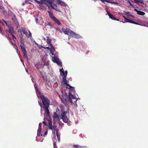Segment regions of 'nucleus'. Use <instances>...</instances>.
Wrapping results in <instances>:
<instances>
[{
    "label": "nucleus",
    "instance_id": "obj_1",
    "mask_svg": "<svg viewBox=\"0 0 148 148\" xmlns=\"http://www.w3.org/2000/svg\"><path fill=\"white\" fill-rule=\"evenodd\" d=\"M47 120L48 121V127L50 129H51L52 132L53 134V136L55 138L56 137V133L58 134V129L57 128V126L53 124V125L52 124V121L51 119H47Z\"/></svg>",
    "mask_w": 148,
    "mask_h": 148
},
{
    "label": "nucleus",
    "instance_id": "obj_2",
    "mask_svg": "<svg viewBox=\"0 0 148 148\" xmlns=\"http://www.w3.org/2000/svg\"><path fill=\"white\" fill-rule=\"evenodd\" d=\"M50 1V2L49 3L48 1V0L47 1V2H47V3L46 5L48 6V8H50V7H51L52 9H54L57 11L61 12V10H60V9H59L58 8L57 5L56 4L53 3H52V2L54 0H51Z\"/></svg>",
    "mask_w": 148,
    "mask_h": 148
},
{
    "label": "nucleus",
    "instance_id": "obj_3",
    "mask_svg": "<svg viewBox=\"0 0 148 148\" xmlns=\"http://www.w3.org/2000/svg\"><path fill=\"white\" fill-rule=\"evenodd\" d=\"M43 105V107L49 106L50 105V101L48 98L45 97L43 95L40 96Z\"/></svg>",
    "mask_w": 148,
    "mask_h": 148
},
{
    "label": "nucleus",
    "instance_id": "obj_4",
    "mask_svg": "<svg viewBox=\"0 0 148 148\" xmlns=\"http://www.w3.org/2000/svg\"><path fill=\"white\" fill-rule=\"evenodd\" d=\"M61 112H62L61 114V119L64 122H67L68 121V119L66 116L67 112L64 111L63 110H61Z\"/></svg>",
    "mask_w": 148,
    "mask_h": 148
},
{
    "label": "nucleus",
    "instance_id": "obj_5",
    "mask_svg": "<svg viewBox=\"0 0 148 148\" xmlns=\"http://www.w3.org/2000/svg\"><path fill=\"white\" fill-rule=\"evenodd\" d=\"M48 13H49L50 18L52 19L56 23L59 25H61V23L60 22L59 20L54 16L52 13H51L50 12H48Z\"/></svg>",
    "mask_w": 148,
    "mask_h": 148
},
{
    "label": "nucleus",
    "instance_id": "obj_6",
    "mask_svg": "<svg viewBox=\"0 0 148 148\" xmlns=\"http://www.w3.org/2000/svg\"><path fill=\"white\" fill-rule=\"evenodd\" d=\"M58 95L59 98L62 100L65 99V98H67L68 97L67 93L65 92V91H62L60 93H57Z\"/></svg>",
    "mask_w": 148,
    "mask_h": 148
},
{
    "label": "nucleus",
    "instance_id": "obj_7",
    "mask_svg": "<svg viewBox=\"0 0 148 148\" xmlns=\"http://www.w3.org/2000/svg\"><path fill=\"white\" fill-rule=\"evenodd\" d=\"M53 118L54 121L57 120L60 121L61 119V116L59 114L56 112H54Z\"/></svg>",
    "mask_w": 148,
    "mask_h": 148
},
{
    "label": "nucleus",
    "instance_id": "obj_8",
    "mask_svg": "<svg viewBox=\"0 0 148 148\" xmlns=\"http://www.w3.org/2000/svg\"><path fill=\"white\" fill-rule=\"evenodd\" d=\"M70 36L75 38H81V36L80 35L75 33L71 30L70 31Z\"/></svg>",
    "mask_w": 148,
    "mask_h": 148
},
{
    "label": "nucleus",
    "instance_id": "obj_9",
    "mask_svg": "<svg viewBox=\"0 0 148 148\" xmlns=\"http://www.w3.org/2000/svg\"><path fill=\"white\" fill-rule=\"evenodd\" d=\"M50 0H48V1L49 3L50 2ZM47 0H41L40 1H36L37 3L40 6H42L44 4L46 5L47 2H47Z\"/></svg>",
    "mask_w": 148,
    "mask_h": 148
},
{
    "label": "nucleus",
    "instance_id": "obj_10",
    "mask_svg": "<svg viewBox=\"0 0 148 148\" xmlns=\"http://www.w3.org/2000/svg\"><path fill=\"white\" fill-rule=\"evenodd\" d=\"M14 18H12V20L13 22L15 24L16 28H18V22L16 18V16L14 14L13 15Z\"/></svg>",
    "mask_w": 148,
    "mask_h": 148
},
{
    "label": "nucleus",
    "instance_id": "obj_11",
    "mask_svg": "<svg viewBox=\"0 0 148 148\" xmlns=\"http://www.w3.org/2000/svg\"><path fill=\"white\" fill-rule=\"evenodd\" d=\"M70 95H71V94L70 92H69V95L68 96L67 98L66 97L65 98L64 100L66 101H68L69 102H70L72 103V101Z\"/></svg>",
    "mask_w": 148,
    "mask_h": 148
},
{
    "label": "nucleus",
    "instance_id": "obj_12",
    "mask_svg": "<svg viewBox=\"0 0 148 148\" xmlns=\"http://www.w3.org/2000/svg\"><path fill=\"white\" fill-rule=\"evenodd\" d=\"M52 27V26L51 22H49L47 24L45 25V27H44L46 30L50 29Z\"/></svg>",
    "mask_w": 148,
    "mask_h": 148
},
{
    "label": "nucleus",
    "instance_id": "obj_13",
    "mask_svg": "<svg viewBox=\"0 0 148 148\" xmlns=\"http://www.w3.org/2000/svg\"><path fill=\"white\" fill-rule=\"evenodd\" d=\"M62 32H63L64 34L66 35H69V33L70 34V31L71 30L69 29H65L64 28H62Z\"/></svg>",
    "mask_w": 148,
    "mask_h": 148
},
{
    "label": "nucleus",
    "instance_id": "obj_14",
    "mask_svg": "<svg viewBox=\"0 0 148 148\" xmlns=\"http://www.w3.org/2000/svg\"><path fill=\"white\" fill-rule=\"evenodd\" d=\"M125 22H128L129 23H133L134 24H136V25H139L138 23L136 22H135L134 21H132V20L129 19L127 18H125V20H124Z\"/></svg>",
    "mask_w": 148,
    "mask_h": 148
},
{
    "label": "nucleus",
    "instance_id": "obj_15",
    "mask_svg": "<svg viewBox=\"0 0 148 148\" xmlns=\"http://www.w3.org/2000/svg\"><path fill=\"white\" fill-rule=\"evenodd\" d=\"M6 31L9 32L10 35H12V34H13V32H14V30L13 27L11 26H9L8 29L6 30Z\"/></svg>",
    "mask_w": 148,
    "mask_h": 148
},
{
    "label": "nucleus",
    "instance_id": "obj_16",
    "mask_svg": "<svg viewBox=\"0 0 148 148\" xmlns=\"http://www.w3.org/2000/svg\"><path fill=\"white\" fill-rule=\"evenodd\" d=\"M24 41L23 38L22 37L21 38L20 40V47L21 49L25 48V46L24 44Z\"/></svg>",
    "mask_w": 148,
    "mask_h": 148
},
{
    "label": "nucleus",
    "instance_id": "obj_17",
    "mask_svg": "<svg viewBox=\"0 0 148 148\" xmlns=\"http://www.w3.org/2000/svg\"><path fill=\"white\" fill-rule=\"evenodd\" d=\"M106 10L107 11V14L108 16H109V17L111 18L112 19L114 20V19H116V18L112 14H110L109 11H108V9L107 8H106Z\"/></svg>",
    "mask_w": 148,
    "mask_h": 148
},
{
    "label": "nucleus",
    "instance_id": "obj_18",
    "mask_svg": "<svg viewBox=\"0 0 148 148\" xmlns=\"http://www.w3.org/2000/svg\"><path fill=\"white\" fill-rule=\"evenodd\" d=\"M35 66L38 70H39L40 69L42 68V65L40 62H38L35 65Z\"/></svg>",
    "mask_w": 148,
    "mask_h": 148
},
{
    "label": "nucleus",
    "instance_id": "obj_19",
    "mask_svg": "<svg viewBox=\"0 0 148 148\" xmlns=\"http://www.w3.org/2000/svg\"><path fill=\"white\" fill-rule=\"evenodd\" d=\"M49 107V106L43 107L45 113L46 114L47 116H49L50 114V112L48 109Z\"/></svg>",
    "mask_w": 148,
    "mask_h": 148
},
{
    "label": "nucleus",
    "instance_id": "obj_20",
    "mask_svg": "<svg viewBox=\"0 0 148 148\" xmlns=\"http://www.w3.org/2000/svg\"><path fill=\"white\" fill-rule=\"evenodd\" d=\"M53 60L54 62L56 63L57 64L59 65L61 64V62L59 61L58 59L57 58L54 57L53 58Z\"/></svg>",
    "mask_w": 148,
    "mask_h": 148
},
{
    "label": "nucleus",
    "instance_id": "obj_21",
    "mask_svg": "<svg viewBox=\"0 0 148 148\" xmlns=\"http://www.w3.org/2000/svg\"><path fill=\"white\" fill-rule=\"evenodd\" d=\"M23 54V56L24 58H28V57L27 54V52L26 51L25 48L21 49Z\"/></svg>",
    "mask_w": 148,
    "mask_h": 148
},
{
    "label": "nucleus",
    "instance_id": "obj_22",
    "mask_svg": "<svg viewBox=\"0 0 148 148\" xmlns=\"http://www.w3.org/2000/svg\"><path fill=\"white\" fill-rule=\"evenodd\" d=\"M134 1L135 3L138 5L139 4V3H140L143 5L145 4L143 0H134Z\"/></svg>",
    "mask_w": 148,
    "mask_h": 148
},
{
    "label": "nucleus",
    "instance_id": "obj_23",
    "mask_svg": "<svg viewBox=\"0 0 148 148\" xmlns=\"http://www.w3.org/2000/svg\"><path fill=\"white\" fill-rule=\"evenodd\" d=\"M58 3L60 4V5L63 7H65L66 6V4L63 1H62L60 0L58 1Z\"/></svg>",
    "mask_w": 148,
    "mask_h": 148
},
{
    "label": "nucleus",
    "instance_id": "obj_24",
    "mask_svg": "<svg viewBox=\"0 0 148 148\" xmlns=\"http://www.w3.org/2000/svg\"><path fill=\"white\" fill-rule=\"evenodd\" d=\"M62 80L63 83L66 85L68 84V83H69L66 80V76H63Z\"/></svg>",
    "mask_w": 148,
    "mask_h": 148
},
{
    "label": "nucleus",
    "instance_id": "obj_25",
    "mask_svg": "<svg viewBox=\"0 0 148 148\" xmlns=\"http://www.w3.org/2000/svg\"><path fill=\"white\" fill-rule=\"evenodd\" d=\"M46 38H47L46 42L49 45L51 44V40L50 39L49 36H47Z\"/></svg>",
    "mask_w": 148,
    "mask_h": 148
},
{
    "label": "nucleus",
    "instance_id": "obj_26",
    "mask_svg": "<svg viewBox=\"0 0 148 148\" xmlns=\"http://www.w3.org/2000/svg\"><path fill=\"white\" fill-rule=\"evenodd\" d=\"M6 37L8 38V40H9V41L10 42V43L12 45H14V44H13L12 42V39L10 37H9L8 35H5Z\"/></svg>",
    "mask_w": 148,
    "mask_h": 148
},
{
    "label": "nucleus",
    "instance_id": "obj_27",
    "mask_svg": "<svg viewBox=\"0 0 148 148\" xmlns=\"http://www.w3.org/2000/svg\"><path fill=\"white\" fill-rule=\"evenodd\" d=\"M137 14L140 15H144L145 14V13L144 12L139 10Z\"/></svg>",
    "mask_w": 148,
    "mask_h": 148
},
{
    "label": "nucleus",
    "instance_id": "obj_28",
    "mask_svg": "<svg viewBox=\"0 0 148 148\" xmlns=\"http://www.w3.org/2000/svg\"><path fill=\"white\" fill-rule=\"evenodd\" d=\"M41 130H38L37 131V136H42V134L41 133Z\"/></svg>",
    "mask_w": 148,
    "mask_h": 148
},
{
    "label": "nucleus",
    "instance_id": "obj_29",
    "mask_svg": "<svg viewBox=\"0 0 148 148\" xmlns=\"http://www.w3.org/2000/svg\"><path fill=\"white\" fill-rule=\"evenodd\" d=\"M66 86H69L70 88H71L72 89H71V90H73L74 92H75V90H74V88L73 87L70 86L69 85V84H67L66 85Z\"/></svg>",
    "mask_w": 148,
    "mask_h": 148
},
{
    "label": "nucleus",
    "instance_id": "obj_30",
    "mask_svg": "<svg viewBox=\"0 0 148 148\" xmlns=\"http://www.w3.org/2000/svg\"><path fill=\"white\" fill-rule=\"evenodd\" d=\"M70 95L71 97H72L73 99H75L76 100L74 102H76V101H77V100L76 99H77L76 98V96L75 95H72V94H71V95Z\"/></svg>",
    "mask_w": 148,
    "mask_h": 148
},
{
    "label": "nucleus",
    "instance_id": "obj_31",
    "mask_svg": "<svg viewBox=\"0 0 148 148\" xmlns=\"http://www.w3.org/2000/svg\"><path fill=\"white\" fill-rule=\"evenodd\" d=\"M67 74V71H66L65 72L64 71L62 73V75L64 76H66Z\"/></svg>",
    "mask_w": 148,
    "mask_h": 148
},
{
    "label": "nucleus",
    "instance_id": "obj_32",
    "mask_svg": "<svg viewBox=\"0 0 148 148\" xmlns=\"http://www.w3.org/2000/svg\"><path fill=\"white\" fill-rule=\"evenodd\" d=\"M11 35L12 36V38L13 39V40L14 41H15L16 39V37L13 34H12V35Z\"/></svg>",
    "mask_w": 148,
    "mask_h": 148
},
{
    "label": "nucleus",
    "instance_id": "obj_33",
    "mask_svg": "<svg viewBox=\"0 0 148 148\" xmlns=\"http://www.w3.org/2000/svg\"><path fill=\"white\" fill-rule=\"evenodd\" d=\"M56 136H57V138L58 140V141L59 142L60 140V136H59L58 135V134L56 133Z\"/></svg>",
    "mask_w": 148,
    "mask_h": 148
},
{
    "label": "nucleus",
    "instance_id": "obj_34",
    "mask_svg": "<svg viewBox=\"0 0 148 148\" xmlns=\"http://www.w3.org/2000/svg\"><path fill=\"white\" fill-rule=\"evenodd\" d=\"M108 3H112L113 4H116V5H119V3H117V2H112V1H107Z\"/></svg>",
    "mask_w": 148,
    "mask_h": 148
},
{
    "label": "nucleus",
    "instance_id": "obj_35",
    "mask_svg": "<svg viewBox=\"0 0 148 148\" xmlns=\"http://www.w3.org/2000/svg\"><path fill=\"white\" fill-rule=\"evenodd\" d=\"M41 124H42L41 123H40L39 124V126H38V130H41Z\"/></svg>",
    "mask_w": 148,
    "mask_h": 148
},
{
    "label": "nucleus",
    "instance_id": "obj_36",
    "mask_svg": "<svg viewBox=\"0 0 148 148\" xmlns=\"http://www.w3.org/2000/svg\"><path fill=\"white\" fill-rule=\"evenodd\" d=\"M128 3H129L131 7L133 8H135V7H134V5L132 4V3H131V2L129 0H128Z\"/></svg>",
    "mask_w": 148,
    "mask_h": 148
},
{
    "label": "nucleus",
    "instance_id": "obj_37",
    "mask_svg": "<svg viewBox=\"0 0 148 148\" xmlns=\"http://www.w3.org/2000/svg\"><path fill=\"white\" fill-rule=\"evenodd\" d=\"M49 45L50 46L51 48L52 49V50H55V48H54V47L51 44V45Z\"/></svg>",
    "mask_w": 148,
    "mask_h": 148
},
{
    "label": "nucleus",
    "instance_id": "obj_38",
    "mask_svg": "<svg viewBox=\"0 0 148 148\" xmlns=\"http://www.w3.org/2000/svg\"><path fill=\"white\" fill-rule=\"evenodd\" d=\"M73 147H77V148H79L81 147L78 145H74Z\"/></svg>",
    "mask_w": 148,
    "mask_h": 148
},
{
    "label": "nucleus",
    "instance_id": "obj_39",
    "mask_svg": "<svg viewBox=\"0 0 148 148\" xmlns=\"http://www.w3.org/2000/svg\"><path fill=\"white\" fill-rule=\"evenodd\" d=\"M21 32L24 34H25V33H26V32H27V31H26V30L25 29H21Z\"/></svg>",
    "mask_w": 148,
    "mask_h": 148
},
{
    "label": "nucleus",
    "instance_id": "obj_40",
    "mask_svg": "<svg viewBox=\"0 0 148 148\" xmlns=\"http://www.w3.org/2000/svg\"><path fill=\"white\" fill-rule=\"evenodd\" d=\"M6 25L8 26V27L9 26H10L11 25H10V24L9 23L8 21H7V23H6Z\"/></svg>",
    "mask_w": 148,
    "mask_h": 148
},
{
    "label": "nucleus",
    "instance_id": "obj_41",
    "mask_svg": "<svg viewBox=\"0 0 148 148\" xmlns=\"http://www.w3.org/2000/svg\"><path fill=\"white\" fill-rule=\"evenodd\" d=\"M60 73H62L64 71L63 68H62L61 69H60Z\"/></svg>",
    "mask_w": 148,
    "mask_h": 148
},
{
    "label": "nucleus",
    "instance_id": "obj_42",
    "mask_svg": "<svg viewBox=\"0 0 148 148\" xmlns=\"http://www.w3.org/2000/svg\"><path fill=\"white\" fill-rule=\"evenodd\" d=\"M29 34H28V36H27V37H31L32 36V34L30 32V31H29Z\"/></svg>",
    "mask_w": 148,
    "mask_h": 148
},
{
    "label": "nucleus",
    "instance_id": "obj_43",
    "mask_svg": "<svg viewBox=\"0 0 148 148\" xmlns=\"http://www.w3.org/2000/svg\"><path fill=\"white\" fill-rule=\"evenodd\" d=\"M47 131H46L45 132L44 134H43V136L44 137H45V136L47 135Z\"/></svg>",
    "mask_w": 148,
    "mask_h": 148
},
{
    "label": "nucleus",
    "instance_id": "obj_44",
    "mask_svg": "<svg viewBox=\"0 0 148 148\" xmlns=\"http://www.w3.org/2000/svg\"><path fill=\"white\" fill-rule=\"evenodd\" d=\"M42 123L44 124V125L48 126V124H47L45 121H43Z\"/></svg>",
    "mask_w": 148,
    "mask_h": 148
},
{
    "label": "nucleus",
    "instance_id": "obj_45",
    "mask_svg": "<svg viewBox=\"0 0 148 148\" xmlns=\"http://www.w3.org/2000/svg\"><path fill=\"white\" fill-rule=\"evenodd\" d=\"M25 3H30L29 2V0H25Z\"/></svg>",
    "mask_w": 148,
    "mask_h": 148
},
{
    "label": "nucleus",
    "instance_id": "obj_46",
    "mask_svg": "<svg viewBox=\"0 0 148 148\" xmlns=\"http://www.w3.org/2000/svg\"><path fill=\"white\" fill-rule=\"evenodd\" d=\"M39 72H40V74H41V75H42V77L43 78H44V76H43L42 75V71H39Z\"/></svg>",
    "mask_w": 148,
    "mask_h": 148
},
{
    "label": "nucleus",
    "instance_id": "obj_47",
    "mask_svg": "<svg viewBox=\"0 0 148 148\" xmlns=\"http://www.w3.org/2000/svg\"><path fill=\"white\" fill-rule=\"evenodd\" d=\"M134 10L136 12H137V13H138V12L139 11V10H137V9H134Z\"/></svg>",
    "mask_w": 148,
    "mask_h": 148
},
{
    "label": "nucleus",
    "instance_id": "obj_48",
    "mask_svg": "<svg viewBox=\"0 0 148 148\" xmlns=\"http://www.w3.org/2000/svg\"><path fill=\"white\" fill-rule=\"evenodd\" d=\"M25 34L26 36H28V33L27 32H26V33H25Z\"/></svg>",
    "mask_w": 148,
    "mask_h": 148
},
{
    "label": "nucleus",
    "instance_id": "obj_49",
    "mask_svg": "<svg viewBox=\"0 0 148 148\" xmlns=\"http://www.w3.org/2000/svg\"><path fill=\"white\" fill-rule=\"evenodd\" d=\"M39 103V105L41 107H42V104L41 103H40L39 101H38Z\"/></svg>",
    "mask_w": 148,
    "mask_h": 148
},
{
    "label": "nucleus",
    "instance_id": "obj_50",
    "mask_svg": "<svg viewBox=\"0 0 148 148\" xmlns=\"http://www.w3.org/2000/svg\"><path fill=\"white\" fill-rule=\"evenodd\" d=\"M36 21L37 23V22L38 21V19L37 18H36Z\"/></svg>",
    "mask_w": 148,
    "mask_h": 148
},
{
    "label": "nucleus",
    "instance_id": "obj_51",
    "mask_svg": "<svg viewBox=\"0 0 148 148\" xmlns=\"http://www.w3.org/2000/svg\"><path fill=\"white\" fill-rule=\"evenodd\" d=\"M123 16L125 19L124 20H125V18H127L125 16L123 15Z\"/></svg>",
    "mask_w": 148,
    "mask_h": 148
},
{
    "label": "nucleus",
    "instance_id": "obj_52",
    "mask_svg": "<svg viewBox=\"0 0 148 148\" xmlns=\"http://www.w3.org/2000/svg\"><path fill=\"white\" fill-rule=\"evenodd\" d=\"M46 48H47V49H50V48L49 47H47Z\"/></svg>",
    "mask_w": 148,
    "mask_h": 148
},
{
    "label": "nucleus",
    "instance_id": "obj_53",
    "mask_svg": "<svg viewBox=\"0 0 148 148\" xmlns=\"http://www.w3.org/2000/svg\"><path fill=\"white\" fill-rule=\"evenodd\" d=\"M115 20H116V21H119V19H117L116 18V19H114Z\"/></svg>",
    "mask_w": 148,
    "mask_h": 148
},
{
    "label": "nucleus",
    "instance_id": "obj_54",
    "mask_svg": "<svg viewBox=\"0 0 148 148\" xmlns=\"http://www.w3.org/2000/svg\"><path fill=\"white\" fill-rule=\"evenodd\" d=\"M3 21L4 22L6 23H7V21H5V20H3Z\"/></svg>",
    "mask_w": 148,
    "mask_h": 148
},
{
    "label": "nucleus",
    "instance_id": "obj_55",
    "mask_svg": "<svg viewBox=\"0 0 148 148\" xmlns=\"http://www.w3.org/2000/svg\"><path fill=\"white\" fill-rule=\"evenodd\" d=\"M24 4H24V3H22V5H24Z\"/></svg>",
    "mask_w": 148,
    "mask_h": 148
},
{
    "label": "nucleus",
    "instance_id": "obj_56",
    "mask_svg": "<svg viewBox=\"0 0 148 148\" xmlns=\"http://www.w3.org/2000/svg\"><path fill=\"white\" fill-rule=\"evenodd\" d=\"M130 16L132 17H134V16L132 15H130Z\"/></svg>",
    "mask_w": 148,
    "mask_h": 148
},
{
    "label": "nucleus",
    "instance_id": "obj_57",
    "mask_svg": "<svg viewBox=\"0 0 148 148\" xmlns=\"http://www.w3.org/2000/svg\"><path fill=\"white\" fill-rule=\"evenodd\" d=\"M43 40H45L46 39L45 38H43Z\"/></svg>",
    "mask_w": 148,
    "mask_h": 148
},
{
    "label": "nucleus",
    "instance_id": "obj_58",
    "mask_svg": "<svg viewBox=\"0 0 148 148\" xmlns=\"http://www.w3.org/2000/svg\"><path fill=\"white\" fill-rule=\"evenodd\" d=\"M62 30H60V32L61 33H62Z\"/></svg>",
    "mask_w": 148,
    "mask_h": 148
},
{
    "label": "nucleus",
    "instance_id": "obj_59",
    "mask_svg": "<svg viewBox=\"0 0 148 148\" xmlns=\"http://www.w3.org/2000/svg\"><path fill=\"white\" fill-rule=\"evenodd\" d=\"M52 54L53 55V54H53V53H52Z\"/></svg>",
    "mask_w": 148,
    "mask_h": 148
},
{
    "label": "nucleus",
    "instance_id": "obj_60",
    "mask_svg": "<svg viewBox=\"0 0 148 148\" xmlns=\"http://www.w3.org/2000/svg\"><path fill=\"white\" fill-rule=\"evenodd\" d=\"M54 148H55V146L54 145Z\"/></svg>",
    "mask_w": 148,
    "mask_h": 148
},
{
    "label": "nucleus",
    "instance_id": "obj_61",
    "mask_svg": "<svg viewBox=\"0 0 148 148\" xmlns=\"http://www.w3.org/2000/svg\"><path fill=\"white\" fill-rule=\"evenodd\" d=\"M41 111H42L41 109Z\"/></svg>",
    "mask_w": 148,
    "mask_h": 148
},
{
    "label": "nucleus",
    "instance_id": "obj_62",
    "mask_svg": "<svg viewBox=\"0 0 148 148\" xmlns=\"http://www.w3.org/2000/svg\"><path fill=\"white\" fill-rule=\"evenodd\" d=\"M16 45V47L17 48V46Z\"/></svg>",
    "mask_w": 148,
    "mask_h": 148
},
{
    "label": "nucleus",
    "instance_id": "obj_63",
    "mask_svg": "<svg viewBox=\"0 0 148 148\" xmlns=\"http://www.w3.org/2000/svg\"><path fill=\"white\" fill-rule=\"evenodd\" d=\"M142 7L144 8V7L142 6Z\"/></svg>",
    "mask_w": 148,
    "mask_h": 148
}]
</instances>
